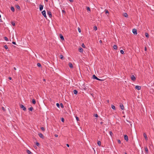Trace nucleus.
<instances>
[{
	"mask_svg": "<svg viewBox=\"0 0 154 154\" xmlns=\"http://www.w3.org/2000/svg\"><path fill=\"white\" fill-rule=\"evenodd\" d=\"M4 48H5L6 49H8V46L6 45H5V46H4Z\"/></svg>",
	"mask_w": 154,
	"mask_h": 154,
	"instance_id": "37998d69",
	"label": "nucleus"
},
{
	"mask_svg": "<svg viewBox=\"0 0 154 154\" xmlns=\"http://www.w3.org/2000/svg\"><path fill=\"white\" fill-rule=\"evenodd\" d=\"M39 10L40 11H42L43 8V6L42 5H39Z\"/></svg>",
	"mask_w": 154,
	"mask_h": 154,
	"instance_id": "39448f33",
	"label": "nucleus"
},
{
	"mask_svg": "<svg viewBox=\"0 0 154 154\" xmlns=\"http://www.w3.org/2000/svg\"><path fill=\"white\" fill-rule=\"evenodd\" d=\"M8 79L10 80H11V79H12V78L11 77H8Z\"/></svg>",
	"mask_w": 154,
	"mask_h": 154,
	"instance_id": "864d4df0",
	"label": "nucleus"
},
{
	"mask_svg": "<svg viewBox=\"0 0 154 154\" xmlns=\"http://www.w3.org/2000/svg\"><path fill=\"white\" fill-rule=\"evenodd\" d=\"M106 13H109V11H107V10H106Z\"/></svg>",
	"mask_w": 154,
	"mask_h": 154,
	"instance_id": "4d7b16f0",
	"label": "nucleus"
},
{
	"mask_svg": "<svg viewBox=\"0 0 154 154\" xmlns=\"http://www.w3.org/2000/svg\"><path fill=\"white\" fill-rule=\"evenodd\" d=\"M109 134L111 136H112V133L111 131H110L109 132Z\"/></svg>",
	"mask_w": 154,
	"mask_h": 154,
	"instance_id": "58836bf2",
	"label": "nucleus"
},
{
	"mask_svg": "<svg viewBox=\"0 0 154 154\" xmlns=\"http://www.w3.org/2000/svg\"><path fill=\"white\" fill-rule=\"evenodd\" d=\"M60 38L62 40H64V38L63 36L61 35H60Z\"/></svg>",
	"mask_w": 154,
	"mask_h": 154,
	"instance_id": "4468645a",
	"label": "nucleus"
},
{
	"mask_svg": "<svg viewBox=\"0 0 154 154\" xmlns=\"http://www.w3.org/2000/svg\"><path fill=\"white\" fill-rule=\"evenodd\" d=\"M83 49L82 48H80L79 49V51L80 52H82L83 51Z\"/></svg>",
	"mask_w": 154,
	"mask_h": 154,
	"instance_id": "ddd939ff",
	"label": "nucleus"
},
{
	"mask_svg": "<svg viewBox=\"0 0 154 154\" xmlns=\"http://www.w3.org/2000/svg\"><path fill=\"white\" fill-rule=\"evenodd\" d=\"M99 42H100V43H102V41H101V40H100V41H99Z\"/></svg>",
	"mask_w": 154,
	"mask_h": 154,
	"instance_id": "bf43d9fd",
	"label": "nucleus"
},
{
	"mask_svg": "<svg viewBox=\"0 0 154 154\" xmlns=\"http://www.w3.org/2000/svg\"><path fill=\"white\" fill-rule=\"evenodd\" d=\"M93 78L94 79H95L97 80L98 79V78L97 76H96L95 75H93Z\"/></svg>",
	"mask_w": 154,
	"mask_h": 154,
	"instance_id": "f8f14e48",
	"label": "nucleus"
},
{
	"mask_svg": "<svg viewBox=\"0 0 154 154\" xmlns=\"http://www.w3.org/2000/svg\"><path fill=\"white\" fill-rule=\"evenodd\" d=\"M127 122H129L131 126V127H132V124H131V122H130V121H128V120H126Z\"/></svg>",
	"mask_w": 154,
	"mask_h": 154,
	"instance_id": "72a5a7b5",
	"label": "nucleus"
},
{
	"mask_svg": "<svg viewBox=\"0 0 154 154\" xmlns=\"http://www.w3.org/2000/svg\"><path fill=\"white\" fill-rule=\"evenodd\" d=\"M120 108L122 109V110H123L124 109V106L122 104H120Z\"/></svg>",
	"mask_w": 154,
	"mask_h": 154,
	"instance_id": "9d476101",
	"label": "nucleus"
},
{
	"mask_svg": "<svg viewBox=\"0 0 154 154\" xmlns=\"http://www.w3.org/2000/svg\"><path fill=\"white\" fill-rule=\"evenodd\" d=\"M2 109L4 111H5V108L3 107H2Z\"/></svg>",
	"mask_w": 154,
	"mask_h": 154,
	"instance_id": "a18cd8bd",
	"label": "nucleus"
},
{
	"mask_svg": "<svg viewBox=\"0 0 154 154\" xmlns=\"http://www.w3.org/2000/svg\"><path fill=\"white\" fill-rule=\"evenodd\" d=\"M27 152L28 154H32V152H31L29 150H27Z\"/></svg>",
	"mask_w": 154,
	"mask_h": 154,
	"instance_id": "6ab92c4d",
	"label": "nucleus"
},
{
	"mask_svg": "<svg viewBox=\"0 0 154 154\" xmlns=\"http://www.w3.org/2000/svg\"><path fill=\"white\" fill-rule=\"evenodd\" d=\"M123 16L125 17H127L128 16V14L126 13H125L123 14Z\"/></svg>",
	"mask_w": 154,
	"mask_h": 154,
	"instance_id": "dca6fc26",
	"label": "nucleus"
},
{
	"mask_svg": "<svg viewBox=\"0 0 154 154\" xmlns=\"http://www.w3.org/2000/svg\"><path fill=\"white\" fill-rule=\"evenodd\" d=\"M118 141L119 143H121V141L120 140H118Z\"/></svg>",
	"mask_w": 154,
	"mask_h": 154,
	"instance_id": "8fccbe9b",
	"label": "nucleus"
},
{
	"mask_svg": "<svg viewBox=\"0 0 154 154\" xmlns=\"http://www.w3.org/2000/svg\"><path fill=\"white\" fill-rule=\"evenodd\" d=\"M62 12H63V13H65V11L64 10H63L62 11Z\"/></svg>",
	"mask_w": 154,
	"mask_h": 154,
	"instance_id": "603ef678",
	"label": "nucleus"
},
{
	"mask_svg": "<svg viewBox=\"0 0 154 154\" xmlns=\"http://www.w3.org/2000/svg\"><path fill=\"white\" fill-rule=\"evenodd\" d=\"M120 52L122 54H124V51L123 50H121L120 51Z\"/></svg>",
	"mask_w": 154,
	"mask_h": 154,
	"instance_id": "c756f323",
	"label": "nucleus"
},
{
	"mask_svg": "<svg viewBox=\"0 0 154 154\" xmlns=\"http://www.w3.org/2000/svg\"><path fill=\"white\" fill-rule=\"evenodd\" d=\"M97 80H99L101 82L103 81L104 80L103 79H99V78H98V79H97Z\"/></svg>",
	"mask_w": 154,
	"mask_h": 154,
	"instance_id": "c85d7f7f",
	"label": "nucleus"
},
{
	"mask_svg": "<svg viewBox=\"0 0 154 154\" xmlns=\"http://www.w3.org/2000/svg\"><path fill=\"white\" fill-rule=\"evenodd\" d=\"M82 47L83 48H85V46L84 45V43H82Z\"/></svg>",
	"mask_w": 154,
	"mask_h": 154,
	"instance_id": "7c9ffc66",
	"label": "nucleus"
},
{
	"mask_svg": "<svg viewBox=\"0 0 154 154\" xmlns=\"http://www.w3.org/2000/svg\"><path fill=\"white\" fill-rule=\"evenodd\" d=\"M145 151H146V153H148V149L147 148V147H145Z\"/></svg>",
	"mask_w": 154,
	"mask_h": 154,
	"instance_id": "b1692460",
	"label": "nucleus"
},
{
	"mask_svg": "<svg viewBox=\"0 0 154 154\" xmlns=\"http://www.w3.org/2000/svg\"><path fill=\"white\" fill-rule=\"evenodd\" d=\"M132 32L134 35H137V30L136 29H132Z\"/></svg>",
	"mask_w": 154,
	"mask_h": 154,
	"instance_id": "7ed1b4c3",
	"label": "nucleus"
},
{
	"mask_svg": "<svg viewBox=\"0 0 154 154\" xmlns=\"http://www.w3.org/2000/svg\"><path fill=\"white\" fill-rule=\"evenodd\" d=\"M16 8L18 9H19L20 8V7L19 5H17Z\"/></svg>",
	"mask_w": 154,
	"mask_h": 154,
	"instance_id": "49530a36",
	"label": "nucleus"
},
{
	"mask_svg": "<svg viewBox=\"0 0 154 154\" xmlns=\"http://www.w3.org/2000/svg\"><path fill=\"white\" fill-rule=\"evenodd\" d=\"M107 102H109V100H108V101H107Z\"/></svg>",
	"mask_w": 154,
	"mask_h": 154,
	"instance_id": "338daca9",
	"label": "nucleus"
},
{
	"mask_svg": "<svg viewBox=\"0 0 154 154\" xmlns=\"http://www.w3.org/2000/svg\"><path fill=\"white\" fill-rule=\"evenodd\" d=\"M113 48L114 49L116 50L117 49V46L116 45H114L113 46Z\"/></svg>",
	"mask_w": 154,
	"mask_h": 154,
	"instance_id": "f3484780",
	"label": "nucleus"
},
{
	"mask_svg": "<svg viewBox=\"0 0 154 154\" xmlns=\"http://www.w3.org/2000/svg\"><path fill=\"white\" fill-rule=\"evenodd\" d=\"M111 108H112L114 109V110H115L116 109V108H115V106L113 105H112L111 106Z\"/></svg>",
	"mask_w": 154,
	"mask_h": 154,
	"instance_id": "5701e85b",
	"label": "nucleus"
},
{
	"mask_svg": "<svg viewBox=\"0 0 154 154\" xmlns=\"http://www.w3.org/2000/svg\"><path fill=\"white\" fill-rule=\"evenodd\" d=\"M69 67L71 68H72L73 67L72 64L71 63H69Z\"/></svg>",
	"mask_w": 154,
	"mask_h": 154,
	"instance_id": "9b49d317",
	"label": "nucleus"
},
{
	"mask_svg": "<svg viewBox=\"0 0 154 154\" xmlns=\"http://www.w3.org/2000/svg\"><path fill=\"white\" fill-rule=\"evenodd\" d=\"M40 144H39V143L38 142H37L36 143V145L37 146H39V145Z\"/></svg>",
	"mask_w": 154,
	"mask_h": 154,
	"instance_id": "c03bdc74",
	"label": "nucleus"
},
{
	"mask_svg": "<svg viewBox=\"0 0 154 154\" xmlns=\"http://www.w3.org/2000/svg\"><path fill=\"white\" fill-rule=\"evenodd\" d=\"M60 58L61 59H63V56L62 55H60Z\"/></svg>",
	"mask_w": 154,
	"mask_h": 154,
	"instance_id": "a878e982",
	"label": "nucleus"
},
{
	"mask_svg": "<svg viewBox=\"0 0 154 154\" xmlns=\"http://www.w3.org/2000/svg\"><path fill=\"white\" fill-rule=\"evenodd\" d=\"M73 93H74V94H76L78 93V91L77 90H74L73 91Z\"/></svg>",
	"mask_w": 154,
	"mask_h": 154,
	"instance_id": "aec40b11",
	"label": "nucleus"
},
{
	"mask_svg": "<svg viewBox=\"0 0 154 154\" xmlns=\"http://www.w3.org/2000/svg\"><path fill=\"white\" fill-rule=\"evenodd\" d=\"M78 30L79 32H81V30L79 27L78 28Z\"/></svg>",
	"mask_w": 154,
	"mask_h": 154,
	"instance_id": "79ce46f5",
	"label": "nucleus"
},
{
	"mask_svg": "<svg viewBox=\"0 0 154 154\" xmlns=\"http://www.w3.org/2000/svg\"><path fill=\"white\" fill-rule=\"evenodd\" d=\"M47 14L48 15H49V17L50 18H51L52 17V15L50 11H48L47 12Z\"/></svg>",
	"mask_w": 154,
	"mask_h": 154,
	"instance_id": "20e7f679",
	"label": "nucleus"
},
{
	"mask_svg": "<svg viewBox=\"0 0 154 154\" xmlns=\"http://www.w3.org/2000/svg\"><path fill=\"white\" fill-rule=\"evenodd\" d=\"M55 137H58V135H57V134H55Z\"/></svg>",
	"mask_w": 154,
	"mask_h": 154,
	"instance_id": "6e6d98bb",
	"label": "nucleus"
},
{
	"mask_svg": "<svg viewBox=\"0 0 154 154\" xmlns=\"http://www.w3.org/2000/svg\"><path fill=\"white\" fill-rule=\"evenodd\" d=\"M32 103L34 104H35L36 103V101L35 99H33L32 100Z\"/></svg>",
	"mask_w": 154,
	"mask_h": 154,
	"instance_id": "4be33fe9",
	"label": "nucleus"
},
{
	"mask_svg": "<svg viewBox=\"0 0 154 154\" xmlns=\"http://www.w3.org/2000/svg\"><path fill=\"white\" fill-rule=\"evenodd\" d=\"M143 135L145 137V138L146 140H148V138L147 137V136L146 134L145 133H143Z\"/></svg>",
	"mask_w": 154,
	"mask_h": 154,
	"instance_id": "6e6552de",
	"label": "nucleus"
},
{
	"mask_svg": "<svg viewBox=\"0 0 154 154\" xmlns=\"http://www.w3.org/2000/svg\"><path fill=\"white\" fill-rule=\"evenodd\" d=\"M14 69L15 70H16V69L15 67H14Z\"/></svg>",
	"mask_w": 154,
	"mask_h": 154,
	"instance_id": "680f3d73",
	"label": "nucleus"
},
{
	"mask_svg": "<svg viewBox=\"0 0 154 154\" xmlns=\"http://www.w3.org/2000/svg\"><path fill=\"white\" fill-rule=\"evenodd\" d=\"M38 135L41 138H43V134L41 133H39L38 134Z\"/></svg>",
	"mask_w": 154,
	"mask_h": 154,
	"instance_id": "2eb2a0df",
	"label": "nucleus"
},
{
	"mask_svg": "<svg viewBox=\"0 0 154 154\" xmlns=\"http://www.w3.org/2000/svg\"><path fill=\"white\" fill-rule=\"evenodd\" d=\"M145 35L146 37H147V38H149V34L148 33H145Z\"/></svg>",
	"mask_w": 154,
	"mask_h": 154,
	"instance_id": "393cba45",
	"label": "nucleus"
},
{
	"mask_svg": "<svg viewBox=\"0 0 154 154\" xmlns=\"http://www.w3.org/2000/svg\"><path fill=\"white\" fill-rule=\"evenodd\" d=\"M60 106L62 108H63L64 106H63V105L62 103H61L60 104Z\"/></svg>",
	"mask_w": 154,
	"mask_h": 154,
	"instance_id": "473e14b6",
	"label": "nucleus"
},
{
	"mask_svg": "<svg viewBox=\"0 0 154 154\" xmlns=\"http://www.w3.org/2000/svg\"><path fill=\"white\" fill-rule=\"evenodd\" d=\"M124 137L125 140H126L127 141H128V136L127 135H125Z\"/></svg>",
	"mask_w": 154,
	"mask_h": 154,
	"instance_id": "0eeeda50",
	"label": "nucleus"
},
{
	"mask_svg": "<svg viewBox=\"0 0 154 154\" xmlns=\"http://www.w3.org/2000/svg\"><path fill=\"white\" fill-rule=\"evenodd\" d=\"M1 17V15L0 14V18Z\"/></svg>",
	"mask_w": 154,
	"mask_h": 154,
	"instance_id": "69168bd1",
	"label": "nucleus"
},
{
	"mask_svg": "<svg viewBox=\"0 0 154 154\" xmlns=\"http://www.w3.org/2000/svg\"><path fill=\"white\" fill-rule=\"evenodd\" d=\"M103 123V122H100V124H102Z\"/></svg>",
	"mask_w": 154,
	"mask_h": 154,
	"instance_id": "052dcab7",
	"label": "nucleus"
},
{
	"mask_svg": "<svg viewBox=\"0 0 154 154\" xmlns=\"http://www.w3.org/2000/svg\"><path fill=\"white\" fill-rule=\"evenodd\" d=\"M75 118H76V119L77 121H79V118L78 117L76 116L75 117Z\"/></svg>",
	"mask_w": 154,
	"mask_h": 154,
	"instance_id": "ea45409f",
	"label": "nucleus"
},
{
	"mask_svg": "<svg viewBox=\"0 0 154 154\" xmlns=\"http://www.w3.org/2000/svg\"><path fill=\"white\" fill-rule=\"evenodd\" d=\"M87 10L88 11H90V10H90V8H89V7H87Z\"/></svg>",
	"mask_w": 154,
	"mask_h": 154,
	"instance_id": "a19ab883",
	"label": "nucleus"
},
{
	"mask_svg": "<svg viewBox=\"0 0 154 154\" xmlns=\"http://www.w3.org/2000/svg\"><path fill=\"white\" fill-rule=\"evenodd\" d=\"M145 51H146V47H145Z\"/></svg>",
	"mask_w": 154,
	"mask_h": 154,
	"instance_id": "0e129e2a",
	"label": "nucleus"
},
{
	"mask_svg": "<svg viewBox=\"0 0 154 154\" xmlns=\"http://www.w3.org/2000/svg\"><path fill=\"white\" fill-rule=\"evenodd\" d=\"M42 14L44 16V17L45 18H47V16H46V11L45 10H44L42 11Z\"/></svg>",
	"mask_w": 154,
	"mask_h": 154,
	"instance_id": "f257e3e1",
	"label": "nucleus"
},
{
	"mask_svg": "<svg viewBox=\"0 0 154 154\" xmlns=\"http://www.w3.org/2000/svg\"><path fill=\"white\" fill-rule=\"evenodd\" d=\"M94 116L96 117H98V115L97 114H94Z\"/></svg>",
	"mask_w": 154,
	"mask_h": 154,
	"instance_id": "de8ad7c7",
	"label": "nucleus"
},
{
	"mask_svg": "<svg viewBox=\"0 0 154 154\" xmlns=\"http://www.w3.org/2000/svg\"><path fill=\"white\" fill-rule=\"evenodd\" d=\"M125 154H127L126 153H125Z\"/></svg>",
	"mask_w": 154,
	"mask_h": 154,
	"instance_id": "774afa93",
	"label": "nucleus"
},
{
	"mask_svg": "<svg viewBox=\"0 0 154 154\" xmlns=\"http://www.w3.org/2000/svg\"><path fill=\"white\" fill-rule=\"evenodd\" d=\"M37 66H38V67H40L41 66V64L40 63H38L37 64Z\"/></svg>",
	"mask_w": 154,
	"mask_h": 154,
	"instance_id": "2f4dec72",
	"label": "nucleus"
},
{
	"mask_svg": "<svg viewBox=\"0 0 154 154\" xmlns=\"http://www.w3.org/2000/svg\"><path fill=\"white\" fill-rule=\"evenodd\" d=\"M4 38H5V40L6 41H8V38L7 37H4Z\"/></svg>",
	"mask_w": 154,
	"mask_h": 154,
	"instance_id": "c9c22d12",
	"label": "nucleus"
},
{
	"mask_svg": "<svg viewBox=\"0 0 154 154\" xmlns=\"http://www.w3.org/2000/svg\"><path fill=\"white\" fill-rule=\"evenodd\" d=\"M135 88L137 90H140L141 89V87L138 85H136L135 87Z\"/></svg>",
	"mask_w": 154,
	"mask_h": 154,
	"instance_id": "423d86ee",
	"label": "nucleus"
},
{
	"mask_svg": "<svg viewBox=\"0 0 154 154\" xmlns=\"http://www.w3.org/2000/svg\"><path fill=\"white\" fill-rule=\"evenodd\" d=\"M20 107L21 108L23 109V110L24 111L26 110V108L23 105H20Z\"/></svg>",
	"mask_w": 154,
	"mask_h": 154,
	"instance_id": "f03ea898",
	"label": "nucleus"
},
{
	"mask_svg": "<svg viewBox=\"0 0 154 154\" xmlns=\"http://www.w3.org/2000/svg\"><path fill=\"white\" fill-rule=\"evenodd\" d=\"M61 120L62 122H63L64 121V119L63 118H62L61 119Z\"/></svg>",
	"mask_w": 154,
	"mask_h": 154,
	"instance_id": "e433bc0d",
	"label": "nucleus"
},
{
	"mask_svg": "<svg viewBox=\"0 0 154 154\" xmlns=\"http://www.w3.org/2000/svg\"><path fill=\"white\" fill-rule=\"evenodd\" d=\"M66 146L68 147H69V144H66Z\"/></svg>",
	"mask_w": 154,
	"mask_h": 154,
	"instance_id": "5fc2aeb1",
	"label": "nucleus"
},
{
	"mask_svg": "<svg viewBox=\"0 0 154 154\" xmlns=\"http://www.w3.org/2000/svg\"><path fill=\"white\" fill-rule=\"evenodd\" d=\"M131 79L132 80L134 81L135 80V78L134 75H132L131 76Z\"/></svg>",
	"mask_w": 154,
	"mask_h": 154,
	"instance_id": "1a4fd4ad",
	"label": "nucleus"
},
{
	"mask_svg": "<svg viewBox=\"0 0 154 154\" xmlns=\"http://www.w3.org/2000/svg\"><path fill=\"white\" fill-rule=\"evenodd\" d=\"M11 11H12L14 12L15 11V9H14V8L13 7H11Z\"/></svg>",
	"mask_w": 154,
	"mask_h": 154,
	"instance_id": "a211bd4d",
	"label": "nucleus"
},
{
	"mask_svg": "<svg viewBox=\"0 0 154 154\" xmlns=\"http://www.w3.org/2000/svg\"><path fill=\"white\" fill-rule=\"evenodd\" d=\"M97 144L98 146H100L101 145V142L100 141H98L97 142Z\"/></svg>",
	"mask_w": 154,
	"mask_h": 154,
	"instance_id": "412c9836",
	"label": "nucleus"
},
{
	"mask_svg": "<svg viewBox=\"0 0 154 154\" xmlns=\"http://www.w3.org/2000/svg\"><path fill=\"white\" fill-rule=\"evenodd\" d=\"M33 109V108L32 107H31L29 108V110L30 111H32Z\"/></svg>",
	"mask_w": 154,
	"mask_h": 154,
	"instance_id": "cd10ccee",
	"label": "nucleus"
},
{
	"mask_svg": "<svg viewBox=\"0 0 154 154\" xmlns=\"http://www.w3.org/2000/svg\"><path fill=\"white\" fill-rule=\"evenodd\" d=\"M12 44H14V45H16V42H12Z\"/></svg>",
	"mask_w": 154,
	"mask_h": 154,
	"instance_id": "3c124183",
	"label": "nucleus"
},
{
	"mask_svg": "<svg viewBox=\"0 0 154 154\" xmlns=\"http://www.w3.org/2000/svg\"><path fill=\"white\" fill-rule=\"evenodd\" d=\"M56 106L58 108H60V104L59 103H57Z\"/></svg>",
	"mask_w": 154,
	"mask_h": 154,
	"instance_id": "f704fd0d",
	"label": "nucleus"
},
{
	"mask_svg": "<svg viewBox=\"0 0 154 154\" xmlns=\"http://www.w3.org/2000/svg\"><path fill=\"white\" fill-rule=\"evenodd\" d=\"M94 29L95 31H96L97 30V27L96 26H95L94 27Z\"/></svg>",
	"mask_w": 154,
	"mask_h": 154,
	"instance_id": "bb28decb",
	"label": "nucleus"
},
{
	"mask_svg": "<svg viewBox=\"0 0 154 154\" xmlns=\"http://www.w3.org/2000/svg\"><path fill=\"white\" fill-rule=\"evenodd\" d=\"M11 23L12 25L13 26H14L15 25V23L14 22H11Z\"/></svg>",
	"mask_w": 154,
	"mask_h": 154,
	"instance_id": "4c0bfd02",
	"label": "nucleus"
},
{
	"mask_svg": "<svg viewBox=\"0 0 154 154\" xmlns=\"http://www.w3.org/2000/svg\"><path fill=\"white\" fill-rule=\"evenodd\" d=\"M45 1L46 2H48V0H45Z\"/></svg>",
	"mask_w": 154,
	"mask_h": 154,
	"instance_id": "e2e57ef3",
	"label": "nucleus"
},
{
	"mask_svg": "<svg viewBox=\"0 0 154 154\" xmlns=\"http://www.w3.org/2000/svg\"><path fill=\"white\" fill-rule=\"evenodd\" d=\"M41 129L43 131H44L45 130V128L44 127H42L41 128Z\"/></svg>",
	"mask_w": 154,
	"mask_h": 154,
	"instance_id": "09e8293b",
	"label": "nucleus"
},
{
	"mask_svg": "<svg viewBox=\"0 0 154 154\" xmlns=\"http://www.w3.org/2000/svg\"><path fill=\"white\" fill-rule=\"evenodd\" d=\"M69 1H70V2H73V0H69Z\"/></svg>",
	"mask_w": 154,
	"mask_h": 154,
	"instance_id": "13d9d810",
	"label": "nucleus"
}]
</instances>
